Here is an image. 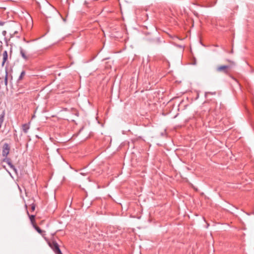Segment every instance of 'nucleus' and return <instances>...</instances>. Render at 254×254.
Wrapping results in <instances>:
<instances>
[{"mask_svg": "<svg viewBox=\"0 0 254 254\" xmlns=\"http://www.w3.org/2000/svg\"><path fill=\"white\" fill-rule=\"evenodd\" d=\"M49 247L52 249L56 254H63L58 243L54 240L48 241Z\"/></svg>", "mask_w": 254, "mask_h": 254, "instance_id": "1", "label": "nucleus"}, {"mask_svg": "<svg viewBox=\"0 0 254 254\" xmlns=\"http://www.w3.org/2000/svg\"><path fill=\"white\" fill-rule=\"evenodd\" d=\"M231 67V65H221L218 66L216 70L218 72H222L225 74H228Z\"/></svg>", "mask_w": 254, "mask_h": 254, "instance_id": "2", "label": "nucleus"}, {"mask_svg": "<svg viewBox=\"0 0 254 254\" xmlns=\"http://www.w3.org/2000/svg\"><path fill=\"white\" fill-rule=\"evenodd\" d=\"M10 150V146L7 143H4L2 146V155L3 157H6L9 154Z\"/></svg>", "mask_w": 254, "mask_h": 254, "instance_id": "3", "label": "nucleus"}, {"mask_svg": "<svg viewBox=\"0 0 254 254\" xmlns=\"http://www.w3.org/2000/svg\"><path fill=\"white\" fill-rule=\"evenodd\" d=\"M3 162L6 163L9 167L16 173V168L12 163L11 159L9 158L5 157L3 159Z\"/></svg>", "mask_w": 254, "mask_h": 254, "instance_id": "4", "label": "nucleus"}, {"mask_svg": "<svg viewBox=\"0 0 254 254\" xmlns=\"http://www.w3.org/2000/svg\"><path fill=\"white\" fill-rule=\"evenodd\" d=\"M33 227L38 233L41 234L43 237H44V236L46 235V232L45 231L41 230L36 225H34Z\"/></svg>", "mask_w": 254, "mask_h": 254, "instance_id": "5", "label": "nucleus"}, {"mask_svg": "<svg viewBox=\"0 0 254 254\" xmlns=\"http://www.w3.org/2000/svg\"><path fill=\"white\" fill-rule=\"evenodd\" d=\"M2 57H3V58H2V62L1 65H2V66H3L4 64L5 63V62L7 61V58H8V55H7V52L6 51H4L3 52Z\"/></svg>", "mask_w": 254, "mask_h": 254, "instance_id": "6", "label": "nucleus"}, {"mask_svg": "<svg viewBox=\"0 0 254 254\" xmlns=\"http://www.w3.org/2000/svg\"><path fill=\"white\" fill-rule=\"evenodd\" d=\"M29 127H30L29 123H28V124H24L22 125L21 128H22L23 131L24 133H26V132H27L28 129H29Z\"/></svg>", "mask_w": 254, "mask_h": 254, "instance_id": "7", "label": "nucleus"}, {"mask_svg": "<svg viewBox=\"0 0 254 254\" xmlns=\"http://www.w3.org/2000/svg\"><path fill=\"white\" fill-rule=\"evenodd\" d=\"M5 116V112L3 111L1 114L0 115V128L1 127L2 124L4 121V117Z\"/></svg>", "mask_w": 254, "mask_h": 254, "instance_id": "8", "label": "nucleus"}, {"mask_svg": "<svg viewBox=\"0 0 254 254\" xmlns=\"http://www.w3.org/2000/svg\"><path fill=\"white\" fill-rule=\"evenodd\" d=\"M20 55H21V57L24 59L27 60V57L26 55L25 52L24 51V50L21 47H20Z\"/></svg>", "mask_w": 254, "mask_h": 254, "instance_id": "9", "label": "nucleus"}, {"mask_svg": "<svg viewBox=\"0 0 254 254\" xmlns=\"http://www.w3.org/2000/svg\"><path fill=\"white\" fill-rule=\"evenodd\" d=\"M29 219L30 220V221L32 224L33 226L36 225L35 223V215H29Z\"/></svg>", "mask_w": 254, "mask_h": 254, "instance_id": "10", "label": "nucleus"}, {"mask_svg": "<svg viewBox=\"0 0 254 254\" xmlns=\"http://www.w3.org/2000/svg\"><path fill=\"white\" fill-rule=\"evenodd\" d=\"M25 72L24 71H22L20 74V75L19 77L18 80H21L23 78V77L25 75Z\"/></svg>", "mask_w": 254, "mask_h": 254, "instance_id": "11", "label": "nucleus"}, {"mask_svg": "<svg viewBox=\"0 0 254 254\" xmlns=\"http://www.w3.org/2000/svg\"><path fill=\"white\" fill-rule=\"evenodd\" d=\"M31 211H34L35 209V206L34 204L31 205Z\"/></svg>", "mask_w": 254, "mask_h": 254, "instance_id": "12", "label": "nucleus"}, {"mask_svg": "<svg viewBox=\"0 0 254 254\" xmlns=\"http://www.w3.org/2000/svg\"><path fill=\"white\" fill-rule=\"evenodd\" d=\"M4 82H5V84L6 85L7 83V74L6 75L5 79H4Z\"/></svg>", "mask_w": 254, "mask_h": 254, "instance_id": "13", "label": "nucleus"}, {"mask_svg": "<svg viewBox=\"0 0 254 254\" xmlns=\"http://www.w3.org/2000/svg\"><path fill=\"white\" fill-rule=\"evenodd\" d=\"M233 79H234V81H235L237 84H238V85L240 87L241 85H240V84L239 83L238 81L237 80V79L234 77H233Z\"/></svg>", "mask_w": 254, "mask_h": 254, "instance_id": "14", "label": "nucleus"}, {"mask_svg": "<svg viewBox=\"0 0 254 254\" xmlns=\"http://www.w3.org/2000/svg\"><path fill=\"white\" fill-rule=\"evenodd\" d=\"M4 24V22L0 21V26H2Z\"/></svg>", "mask_w": 254, "mask_h": 254, "instance_id": "15", "label": "nucleus"}, {"mask_svg": "<svg viewBox=\"0 0 254 254\" xmlns=\"http://www.w3.org/2000/svg\"><path fill=\"white\" fill-rule=\"evenodd\" d=\"M231 64H232V65H235V63L234 62H231Z\"/></svg>", "mask_w": 254, "mask_h": 254, "instance_id": "16", "label": "nucleus"}, {"mask_svg": "<svg viewBox=\"0 0 254 254\" xmlns=\"http://www.w3.org/2000/svg\"><path fill=\"white\" fill-rule=\"evenodd\" d=\"M17 187H18V189L20 190V187H19L17 185Z\"/></svg>", "mask_w": 254, "mask_h": 254, "instance_id": "17", "label": "nucleus"}]
</instances>
